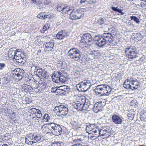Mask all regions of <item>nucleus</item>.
Masks as SVG:
<instances>
[{"instance_id":"obj_1","label":"nucleus","mask_w":146,"mask_h":146,"mask_svg":"<svg viewBox=\"0 0 146 146\" xmlns=\"http://www.w3.org/2000/svg\"><path fill=\"white\" fill-rule=\"evenodd\" d=\"M54 76H52V81L57 83H65L69 79L66 73L64 70L56 71L54 72Z\"/></svg>"},{"instance_id":"obj_2","label":"nucleus","mask_w":146,"mask_h":146,"mask_svg":"<svg viewBox=\"0 0 146 146\" xmlns=\"http://www.w3.org/2000/svg\"><path fill=\"white\" fill-rule=\"evenodd\" d=\"M24 74L25 71L24 70L18 68L12 71L10 74V77L18 82L23 79L24 77Z\"/></svg>"},{"instance_id":"obj_3","label":"nucleus","mask_w":146,"mask_h":146,"mask_svg":"<svg viewBox=\"0 0 146 146\" xmlns=\"http://www.w3.org/2000/svg\"><path fill=\"white\" fill-rule=\"evenodd\" d=\"M70 90V89L69 87L64 85L60 87L52 88L51 92L52 93H56L59 95L62 96L68 94Z\"/></svg>"},{"instance_id":"obj_4","label":"nucleus","mask_w":146,"mask_h":146,"mask_svg":"<svg viewBox=\"0 0 146 146\" xmlns=\"http://www.w3.org/2000/svg\"><path fill=\"white\" fill-rule=\"evenodd\" d=\"M82 53L80 49L74 48L70 49L68 52V55L75 61L78 60L81 56Z\"/></svg>"},{"instance_id":"obj_5","label":"nucleus","mask_w":146,"mask_h":146,"mask_svg":"<svg viewBox=\"0 0 146 146\" xmlns=\"http://www.w3.org/2000/svg\"><path fill=\"white\" fill-rule=\"evenodd\" d=\"M125 53L126 56L129 59H133L137 57L138 52L135 46H131L125 49Z\"/></svg>"},{"instance_id":"obj_6","label":"nucleus","mask_w":146,"mask_h":146,"mask_svg":"<svg viewBox=\"0 0 146 146\" xmlns=\"http://www.w3.org/2000/svg\"><path fill=\"white\" fill-rule=\"evenodd\" d=\"M49 125V127L51 128V133L56 136H58L61 134L62 132V128L60 125L55 123H50Z\"/></svg>"},{"instance_id":"obj_7","label":"nucleus","mask_w":146,"mask_h":146,"mask_svg":"<svg viewBox=\"0 0 146 146\" xmlns=\"http://www.w3.org/2000/svg\"><path fill=\"white\" fill-rule=\"evenodd\" d=\"M73 7L68 5L66 4L62 3L58 4L57 6V9L58 11L61 12V13H64L66 14L68 13V12L73 10Z\"/></svg>"},{"instance_id":"obj_8","label":"nucleus","mask_w":146,"mask_h":146,"mask_svg":"<svg viewBox=\"0 0 146 146\" xmlns=\"http://www.w3.org/2000/svg\"><path fill=\"white\" fill-rule=\"evenodd\" d=\"M88 82V81H87L86 82H82L77 84L76 87L78 90L79 92H84L89 89L90 86V83Z\"/></svg>"},{"instance_id":"obj_9","label":"nucleus","mask_w":146,"mask_h":146,"mask_svg":"<svg viewBox=\"0 0 146 146\" xmlns=\"http://www.w3.org/2000/svg\"><path fill=\"white\" fill-rule=\"evenodd\" d=\"M82 100L83 106L84 111H89L91 109H93V104L90 100L85 97L82 98Z\"/></svg>"},{"instance_id":"obj_10","label":"nucleus","mask_w":146,"mask_h":146,"mask_svg":"<svg viewBox=\"0 0 146 146\" xmlns=\"http://www.w3.org/2000/svg\"><path fill=\"white\" fill-rule=\"evenodd\" d=\"M106 104L105 101L102 100V101H100L96 103L93 108V110L95 113H98L100 110H102L104 106Z\"/></svg>"},{"instance_id":"obj_11","label":"nucleus","mask_w":146,"mask_h":146,"mask_svg":"<svg viewBox=\"0 0 146 146\" xmlns=\"http://www.w3.org/2000/svg\"><path fill=\"white\" fill-rule=\"evenodd\" d=\"M93 40L96 41V44L100 47L104 46L107 43L102 36L100 35H95L93 38Z\"/></svg>"},{"instance_id":"obj_12","label":"nucleus","mask_w":146,"mask_h":146,"mask_svg":"<svg viewBox=\"0 0 146 146\" xmlns=\"http://www.w3.org/2000/svg\"><path fill=\"white\" fill-rule=\"evenodd\" d=\"M94 36H92L89 33H86L84 34L82 37V39L80 41L81 43H84L87 44L91 43L93 40Z\"/></svg>"},{"instance_id":"obj_13","label":"nucleus","mask_w":146,"mask_h":146,"mask_svg":"<svg viewBox=\"0 0 146 146\" xmlns=\"http://www.w3.org/2000/svg\"><path fill=\"white\" fill-rule=\"evenodd\" d=\"M112 129L109 127L108 126L105 128H104L102 129H100L99 132V135L103 137L105 135H107L109 137L111 134Z\"/></svg>"},{"instance_id":"obj_14","label":"nucleus","mask_w":146,"mask_h":146,"mask_svg":"<svg viewBox=\"0 0 146 146\" xmlns=\"http://www.w3.org/2000/svg\"><path fill=\"white\" fill-rule=\"evenodd\" d=\"M32 69H33L34 72L37 76L40 77L44 71L42 70V68H40L38 65H34L31 66Z\"/></svg>"},{"instance_id":"obj_15","label":"nucleus","mask_w":146,"mask_h":146,"mask_svg":"<svg viewBox=\"0 0 146 146\" xmlns=\"http://www.w3.org/2000/svg\"><path fill=\"white\" fill-rule=\"evenodd\" d=\"M60 109L59 113L58 114L59 116L61 117L65 116L68 112V108L66 106L63 105H60V107H59Z\"/></svg>"},{"instance_id":"obj_16","label":"nucleus","mask_w":146,"mask_h":146,"mask_svg":"<svg viewBox=\"0 0 146 146\" xmlns=\"http://www.w3.org/2000/svg\"><path fill=\"white\" fill-rule=\"evenodd\" d=\"M83 102H82V98H81L79 101L74 103L73 106L77 110L83 111L84 110L83 106Z\"/></svg>"},{"instance_id":"obj_17","label":"nucleus","mask_w":146,"mask_h":146,"mask_svg":"<svg viewBox=\"0 0 146 146\" xmlns=\"http://www.w3.org/2000/svg\"><path fill=\"white\" fill-rule=\"evenodd\" d=\"M112 122L115 124H121L122 122V117L116 114L112 115Z\"/></svg>"},{"instance_id":"obj_18","label":"nucleus","mask_w":146,"mask_h":146,"mask_svg":"<svg viewBox=\"0 0 146 146\" xmlns=\"http://www.w3.org/2000/svg\"><path fill=\"white\" fill-rule=\"evenodd\" d=\"M101 36L107 43L108 42L110 43L113 38V36L111 33H104L102 34Z\"/></svg>"},{"instance_id":"obj_19","label":"nucleus","mask_w":146,"mask_h":146,"mask_svg":"<svg viewBox=\"0 0 146 146\" xmlns=\"http://www.w3.org/2000/svg\"><path fill=\"white\" fill-rule=\"evenodd\" d=\"M105 84L98 85L94 89V91L97 95L99 96H101L102 91L105 88Z\"/></svg>"},{"instance_id":"obj_20","label":"nucleus","mask_w":146,"mask_h":146,"mask_svg":"<svg viewBox=\"0 0 146 146\" xmlns=\"http://www.w3.org/2000/svg\"><path fill=\"white\" fill-rule=\"evenodd\" d=\"M44 45L45 47V50L48 52L52 51L54 46V43L51 41L44 42L43 46Z\"/></svg>"},{"instance_id":"obj_21","label":"nucleus","mask_w":146,"mask_h":146,"mask_svg":"<svg viewBox=\"0 0 146 146\" xmlns=\"http://www.w3.org/2000/svg\"><path fill=\"white\" fill-rule=\"evenodd\" d=\"M70 124L73 129H77L81 127L82 123L73 119L71 120Z\"/></svg>"},{"instance_id":"obj_22","label":"nucleus","mask_w":146,"mask_h":146,"mask_svg":"<svg viewBox=\"0 0 146 146\" xmlns=\"http://www.w3.org/2000/svg\"><path fill=\"white\" fill-rule=\"evenodd\" d=\"M23 92L27 93H30L33 90V88L31 86L24 84L23 85Z\"/></svg>"},{"instance_id":"obj_23","label":"nucleus","mask_w":146,"mask_h":146,"mask_svg":"<svg viewBox=\"0 0 146 146\" xmlns=\"http://www.w3.org/2000/svg\"><path fill=\"white\" fill-rule=\"evenodd\" d=\"M105 88L102 91V96L108 95L111 90V89L110 86L108 85H106Z\"/></svg>"},{"instance_id":"obj_24","label":"nucleus","mask_w":146,"mask_h":146,"mask_svg":"<svg viewBox=\"0 0 146 146\" xmlns=\"http://www.w3.org/2000/svg\"><path fill=\"white\" fill-rule=\"evenodd\" d=\"M17 52H16V51L14 50L13 48L10 49L8 52V56L10 58H14Z\"/></svg>"},{"instance_id":"obj_25","label":"nucleus","mask_w":146,"mask_h":146,"mask_svg":"<svg viewBox=\"0 0 146 146\" xmlns=\"http://www.w3.org/2000/svg\"><path fill=\"white\" fill-rule=\"evenodd\" d=\"M74 8L73 7V9L71 10L72 11L70 14V18L72 20H77V18H76V11L74 10Z\"/></svg>"},{"instance_id":"obj_26","label":"nucleus","mask_w":146,"mask_h":146,"mask_svg":"<svg viewBox=\"0 0 146 146\" xmlns=\"http://www.w3.org/2000/svg\"><path fill=\"white\" fill-rule=\"evenodd\" d=\"M123 87L127 90H131L132 89V86L131 84V83H129L127 81H125L123 84Z\"/></svg>"},{"instance_id":"obj_27","label":"nucleus","mask_w":146,"mask_h":146,"mask_svg":"<svg viewBox=\"0 0 146 146\" xmlns=\"http://www.w3.org/2000/svg\"><path fill=\"white\" fill-rule=\"evenodd\" d=\"M77 19L81 18L84 15V13L81 10H78L76 11Z\"/></svg>"},{"instance_id":"obj_28","label":"nucleus","mask_w":146,"mask_h":146,"mask_svg":"<svg viewBox=\"0 0 146 146\" xmlns=\"http://www.w3.org/2000/svg\"><path fill=\"white\" fill-rule=\"evenodd\" d=\"M100 131V129L99 130L98 127H96V124L94 125V126L93 128L92 129L91 131L92 132L94 133L95 135H98V136L99 135V132Z\"/></svg>"},{"instance_id":"obj_29","label":"nucleus","mask_w":146,"mask_h":146,"mask_svg":"<svg viewBox=\"0 0 146 146\" xmlns=\"http://www.w3.org/2000/svg\"><path fill=\"white\" fill-rule=\"evenodd\" d=\"M35 4L37 6V8L40 9H42L44 8L42 0H37Z\"/></svg>"},{"instance_id":"obj_30","label":"nucleus","mask_w":146,"mask_h":146,"mask_svg":"<svg viewBox=\"0 0 146 146\" xmlns=\"http://www.w3.org/2000/svg\"><path fill=\"white\" fill-rule=\"evenodd\" d=\"M105 22V20L102 17L98 19L96 21V24H98L100 26L103 25Z\"/></svg>"},{"instance_id":"obj_31","label":"nucleus","mask_w":146,"mask_h":146,"mask_svg":"<svg viewBox=\"0 0 146 146\" xmlns=\"http://www.w3.org/2000/svg\"><path fill=\"white\" fill-rule=\"evenodd\" d=\"M117 7H115L113 6H112L111 7V9L113 11L115 12H117L120 13H121V15H123L124 14V13L122 12V10L119 9H117Z\"/></svg>"},{"instance_id":"obj_32","label":"nucleus","mask_w":146,"mask_h":146,"mask_svg":"<svg viewBox=\"0 0 146 146\" xmlns=\"http://www.w3.org/2000/svg\"><path fill=\"white\" fill-rule=\"evenodd\" d=\"M46 83L45 82L40 81L39 82L38 87L41 90L44 89L46 88Z\"/></svg>"},{"instance_id":"obj_33","label":"nucleus","mask_w":146,"mask_h":146,"mask_svg":"<svg viewBox=\"0 0 146 146\" xmlns=\"http://www.w3.org/2000/svg\"><path fill=\"white\" fill-rule=\"evenodd\" d=\"M130 18L131 20H133L137 24H139L140 23L139 19L135 16H132L130 17Z\"/></svg>"},{"instance_id":"obj_34","label":"nucleus","mask_w":146,"mask_h":146,"mask_svg":"<svg viewBox=\"0 0 146 146\" xmlns=\"http://www.w3.org/2000/svg\"><path fill=\"white\" fill-rule=\"evenodd\" d=\"M34 141H33L34 142V143H36L38 141H39L41 139L40 136L38 134H37L36 135H34Z\"/></svg>"},{"instance_id":"obj_35","label":"nucleus","mask_w":146,"mask_h":146,"mask_svg":"<svg viewBox=\"0 0 146 146\" xmlns=\"http://www.w3.org/2000/svg\"><path fill=\"white\" fill-rule=\"evenodd\" d=\"M33 112L34 114H42L41 111L38 109H37L35 108H32L30 109Z\"/></svg>"},{"instance_id":"obj_36","label":"nucleus","mask_w":146,"mask_h":146,"mask_svg":"<svg viewBox=\"0 0 146 146\" xmlns=\"http://www.w3.org/2000/svg\"><path fill=\"white\" fill-rule=\"evenodd\" d=\"M95 124H90L86 126V129L90 131H92L93 128Z\"/></svg>"},{"instance_id":"obj_37","label":"nucleus","mask_w":146,"mask_h":146,"mask_svg":"<svg viewBox=\"0 0 146 146\" xmlns=\"http://www.w3.org/2000/svg\"><path fill=\"white\" fill-rule=\"evenodd\" d=\"M56 38L59 39H62L64 38L61 31H60L56 35Z\"/></svg>"},{"instance_id":"obj_38","label":"nucleus","mask_w":146,"mask_h":146,"mask_svg":"<svg viewBox=\"0 0 146 146\" xmlns=\"http://www.w3.org/2000/svg\"><path fill=\"white\" fill-rule=\"evenodd\" d=\"M43 120L46 121V122L49 121L50 119V117L48 115L47 113H45L42 119Z\"/></svg>"},{"instance_id":"obj_39","label":"nucleus","mask_w":146,"mask_h":146,"mask_svg":"<svg viewBox=\"0 0 146 146\" xmlns=\"http://www.w3.org/2000/svg\"><path fill=\"white\" fill-rule=\"evenodd\" d=\"M45 14H46L44 12H41L39 14L37 15V17L38 18L41 19H45Z\"/></svg>"},{"instance_id":"obj_40","label":"nucleus","mask_w":146,"mask_h":146,"mask_svg":"<svg viewBox=\"0 0 146 146\" xmlns=\"http://www.w3.org/2000/svg\"><path fill=\"white\" fill-rule=\"evenodd\" d=\"M50 27V25L49 24H46L42 28L43 32L48 30Z\"/></svg>"},{"instance_id":"obj_41","label":"nucleus","mask_w":146,"mask_h":146,"mask_svg":"<svg viewBox=\"0 0 146 146\" xmlns=\"http://www.w3.org/2000/svg\"><path fill=\"white\" fill-rule=\"evenodd\" d=\"M128 119L130 120H132L134 118V114L131 112H129L127 114Z\"/></svg>"},{"instance_id":"obj_42","label":"nucleus","mask_w":146,"mask_h":146,"mask_svg":"<svg viewBox=\"0 0 146 146\" xmlns=\"http://www.w3.org/2000/svg\"><path fill=\"white\" fill-rule=\"evenodd\" d=\"M22 57L21 56V57L16 62L18 63L17 64H24L25 63V60L23 59V58H22Z\"/></svg>"},{"instance_id":"obj_43","label":"nucleus","mask_w":146,"mask_h":146,"mask_svg":"<svg viewBox=\"0 0 146 146\" xmlns=\"http://www.w3.org/2000/svg\"><path fill=\"white\" fill-rule=\"evenodd\" d=\"M25 143L29 145H31L34 143V142L33 141H30V140L27 137L25 138Z\"/></svg>"},{"instance_id":"obj_44","label":"nucleus","mask_w":146,"mask_h":146,"mask_svg":"<svg viewBox=\"0 0 146 146\" xmlns=\"http://www.w3.org/2000/svg\"><path fill=\"white\" fill-rule=\"evenodd\" d=\"M62 145L63 143L62 142H55L52 144L51 146H62Z\"/></svg>"},{"instance_id":"obj_45","label":"nucleus","mask_w":146,"mask_h":146,"mask_svg":"<svg viewBox=\"0 0 146 146\" xmlns=\"http://www.w3.org/2000/svg\"><path fill=\"white\" fill-rule=\"evenodd\" d=\"M42 75H41V76L45 78L48 79L49 77L48 74H47V72L44 71L42 74Z\"/></svg>"},{"instance_id":"obj_46","label":"nucleus","mask_w":146,"mask_h":146,"mask_svg":"<svg viewBox=\"0 0 146 146\" xmlns=\"http://www.w3.org/2000/svg\"><path fill=\"white\" fill-rule=\"evenodd\" d=\"M63 36L64 38L67 36L68 35V32L66 30H62L60 31Z\"/></svg>"},{"instance_id":"obj_47","label":"nucleus","mask_w":146,"mask_h":146,"mask_svg":"<svg viewBox=\"0 0 146 146\" xmlns=\"http://www.w3.org/2000/svg\"><path fill=\"white\" fill-rule=\"evenodd\" d=\"M6 66L5 64L4 63H0V70H3Z\"/></svg>"},{"instance_id":"obj_48","label":"nucleus","mask_w":146,"mask_h":146,"mask_svg":"<svg viewBox=\"0 0 146 146\" xmlns=\"http://www.w3.org/2000/svg\"><path fill=\"white\" fill-rule=\"evenodd\" d=\"M60 107V105L58 106H56L54 109V111L55 112L59 113L60 109L59 108Z\"/></svg>"},{"instance_id":"obj_49","label":"nucleus","mask_w":146,"mask_h":146,"mask_svg":"<svg viewBox=\"0 0 146 146\" xmlns=\"http://www.w3.org/2000/svg\"><path fill=\"white\" fill-rule=\"evenodd\" d=\"M72 146H89L87 145H85L84 144L82 143H77L76 144H74L73 145H72Z\"/></svg>"},{"instance_id":"obj_50","label":"nucleus","mask_w":146,"mask_h":146,"mask_svg":"<svg viewBox=\"0 0 146 146\" xmlns=\"http://www.w3.org/2000/svg\"><path fill=\"white\" fill-rule=\"evenodd\" d=\"M21 55H17V54H16L15 57H14V58L16 60V62H17L18 60H19L21 57Z\"/></svg>"},{"instance_id":"obj_51","label":"nucleus","mask_w":146,"mask_h":146,"mask_svg":"<svg viewBox=\"0 0 146 146\" xmlns=\"http://www.w3.org/2000/svg\"><path fill=\"white\" fill-rule=\"evenodd\" d=\"M50 0H44V5H48L50 4Z\"/></svg>"},{"instance_id":"obj_52","label":"nucleus","mask_w":146,"mask_h":146,"mask_svg":"<svg viewBox=\"0 0 146 146\" xmlns=\"http://www.w3.org/2000/svg\"><path fill=\"white\" fill-rule=\"evenodd\" d=\"M139 86V84H135V86H132V90H136L138 88V86Z\"/></svg>"},{"instance_id":"obj_53","label":"nucleus","mask_w":146,"mask_h":146,"mask_svg":"<svg viewBox=\"0 0 146 146\" xmlns=\"http://www.w3.org/2000/svg\"><path fill=\"white\" fill-rule=\"evenodd\" d=\"M4 80L6 82L9 83L10 82L9 78L5 77L4 78Z\"/></svg>"},{"instance_id":"obj_54","label":"nucleus","mask_w":146,"mask_h":146,"mask_svg":"<svg viewBox=\"0 0 146 146\" xmlns=\"http://www.w3.org/2000/svg\"><path fill=\"white\" fill-rule=\"evenodd\" d=\"M35 115L36 118H38V119L41 118L42 115V114H36Z\"/></svg>"},{"instance_id":"obj_55","label":"nucleus","mask_w":146,"mask_h":146,"mask_svg":"<svg viewBox=\"0 0 146 146\" xmlns=\"http://www.w3.org/2000/svg\"><path fill=\"white\" fill-rule=\"evenodd\" d=\"M34 135H32L31 136L30 139L31 140V141H34Z\"/></svg>"},{"instance_id":"obj_56","label":"nucleus","mask_w":146,"mask_h":146,"mask_svg":"<svg viewBox=\"0 0 146 146\" xmlns=\"http://www.w3.org/2000/svg\"><path fill=\"white\" fill-rule=\"evenodd\" d=\"M132 78H129L127 79L125 81H127L128 82H129V83H131V82H132Z\"/></svg>"},{"instance_id":"obj_57","label":"nucleus","mask_w":146,"mask_h":146,"mask_svg":"<svg viewBox=\"0 0 146 146\" xmlns=\"http://www.w3.org/2000/svg\"><path fill=\"white\" fill-rule=\"evenodd\" d=\"M50 17V15L45 14V19L46 18H49Z\"/></svg>"},{"instance_id":"obj_58","label":"nucleus","mask_w":146,"mask_h":146,"mask_svg":"<svg viewBox=\"0 0 146 146\" xmlns=\"http://www.w3.org/2000/svg\"><path fill=\"white\" fill-rule=\"evenodd\" d=\"M131 103H133L134 104H136V103H137V101L136 100H133L131 101Z\"/></svg>"},{"instance_id":"obj_59","label":"nucleus","mask_w":146,"mask_h":146,"mask_svg":"<svg viewBox=\"0 0 146 146\" xmlns=\"http://www.w3.org/2000/svg\"><path fill=\"white\" fill-rule=\"evenodd\" d=\"M111 31V33H111L112 34V35H114V34H112V33H113L115 32V29H112V30Z\"/></svg>"},{"instance_id":"obj_60","label":"nucleus","mask_w":146,"mask_h":146,"mask_svg":"<svg viewBox=\"0 0 146 146\" xmlns=\"http://www.w3.org/2000/svg\"><path fill=\"white\" fill-rule=\"evenodd\" d=\"M88 0H81L80 1V3H84L86 1H87Z\"/></svg>"},{"instance_id":"obj_61","label":"nucleus","mask_w":146,"mask_h":146,"mask_svg":"<svg viewBox=\"0 0 146 146\" xmlns=\"http://www.w3.org/2000/svg\"><path fill=\"white\" fill-rule=\"evenodd\" d=\"M7 113H11L12 111L10 109H7Z\"/></svg>"},{"instance_id":"obj_62","label":"nucleus","mask_w":146,"mask_h":146,"mask_svg":"<svg viewBox=\"0 0 146 146\" xmlns=\"http://www.w3.org/2000/svg\"><path fill=\"white\" fill-rule=\"evenodd\" d=\"M19 50V49H17L16 50H15V51H16V52H18V53L20 54L21 52Z\"/></svg>"},{"instance_id":"obj_63","label":"nucleus","mask_w":146,"mask_h":146,"mask_svg":"<svg viewBox=\"0 0 146 146\" xmlns=\"http://www.w3.org/2000/svg\"><path fill=\"white\" fill-rule=\"evenodd\" d=\"M37 0H31V1L33 3H36V1Z\"/></svg>"},{"instance_id":"obj_64","label":"nucleus","mask_w":146,"mask_h":146,"mask_svg":"<svg viewBox=\"0 0 146 146\" xmlns=\"http://www.w3.org/2000/svg\"><path fill=\"white\" fill-rule=\"evenodd\" d=\"M131 86H134L135 84H134V83L133 82H132L131 83Z\"/></svg>"}]
</instances>
